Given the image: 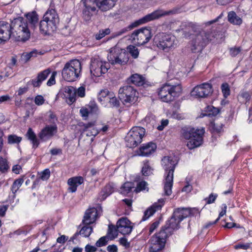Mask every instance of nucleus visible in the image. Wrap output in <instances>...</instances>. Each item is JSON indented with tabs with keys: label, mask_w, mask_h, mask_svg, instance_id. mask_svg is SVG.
Instances as JSON below:
<instances>
[{
	"label": "nucleus",
	"mask_w": 252,
	"mask_h": 252,
	"mask_svg": "<svg viewBox=\"0 0 252 252\" xmlns=\"http://www.w3.org/2000/svg\"><path fill=\"white\" fill-rule=\"evenodd\" d=\"M184 26L186 27L185 30L182 28L181 30L183 31V35L185 38L191 39L189 43V46L193 53L201 52L207 44L213 40L217 35L215 32H213L212 30L202 31L198 33H193L195 31L192 24L189 23L188 25H183Z\"/></svg>",
	"instance_id": "obj_1"
},
{
	"label": "nucleus",
	"mask_w": 252,
	"mask_h": 252,
	"mask_svg": "<svg viewBox=\"0 0 252 252\" xmlns=\"http://www.w3.org/2000/svg\"><path fill=\"white\" fill-rule=\"evenodd\" d=\"M173 231V224L171 220H168L165 225L149 240V252H159L165 247L166 240Z\"/></svg>",
	"instance_id": "obj_2"
},
{
	"label": "nucleus",
	"mask_w": 252,
	"mask_h": 252,
	"mask_svg": "<svg viewBox=\"0 0 252 252\" xmlns=\"http://www.w3.org/2000/svg\"><path fill=\"white\" fill-rule=\"evenodd\" d=\"M204 133V128H195L190 126H185L181 130L182 137L188 140L187 146L190 150L198 147L203 144Z\"/></svg>",
	"instance_id": "obj_3"
},
{
	"label": "nucleus",
	"mask_w": 252,
	"mask_h": 252,
	"mask_svg": "<svg viewBox=\"0 0 252 252\" xmlns=\"http://www.w3.org/2000/svg\"><path fill=\"white\" fill-rule=\"evenodd\" d=\"M12 37L17 41L28 40L33 31L28 26V23L24 18L19 17L14 19L12 22Z\"/></svg>",
	"instance_id": "obj_4"
},
{
	"label": "nucleus",
	"mask_w": 252,
	"mask_h": 252,
	"mask_svg": "<svg viewBox=\"0 0 252 252\" xmlns=\"http://www.w3.org/2000/svg\"><path fill=\"white\" fill-rule=\"evenodd\" d=\"M60 19L56 11L54 9H48L40 22V30L44 34H49L56 31Z\"/></svg>",
	"instance_id": "obj_5"
},
{
	"label": "nucleus",
	"mask_w": 252,
	"mask_h": 252,
	"mask_svg": "<svg viewBox=\"0 0 252 252\" xmlns=\"http://www.w3.org/2000/svg\"><path fill=\"white\" fill-rule=\"evenodd\" d=\"M81 70L80 62L77 60H71L65 64L62 70V76L68 82H73L80 77Z\"/></svg>",
	"instance_id": "obj_6"
},
{
	"label": "nucleus",
	"mask_w": 252,
	"mask_h": 252,
	"mask_svg": "<svg viewBox=\"0 0 252 252\" xmlns=\"http://www.w3.org/2000/svg\"><path fill=\"white\" fill-rule=\"evenodd\" d=\"M201 210L197 207H180L174 209V231L180 228V223L189 217L200 216Z\"/></svg>",
	"instance_id": "obj_7"
},
{
	"label": "nucleus",
	"mask_w": 252,
	"mask_h": 252,
	"mask_svg": "<svg viewBox=\"0 0 252 252\" xmlns=\"http://www.w3.org/2000/svg\"><path fill=\"white\" fill-rule=\"evenodd\" d=\"M161 164L167 175L164 187L165 194L169 195L172 193V182L173 179V158L170 156H165L161 160Z\"/></svg>",
	"instance_id": "obj_8"
},
{
	"label": "nucleus",
	"mask_w": 252,
	"mask_h": 252,
	"mask_svg": "<svg viewBox=\"0 0 252 252\" xmlns=\"http://www.w3.org/2000/svg\"><path fill=\"white\" fill-rule=\"evenodd\" d=\"M172 12L171 11H164L161 9H158L154 11L151 13L148 14L135 21L132 25L125 28L118 32L117 35H120L130 30L132 28L137 27L140 25L143 24L150 21L158 19L161 17L169 15Z\"/></svg>",
	"instance_id": "obj_9"
},
{
	"label": "nucleus",
	"mask_w": 252,
	"mask_h": 252,
	"mask_svg": "<svg viewBox=\"0 0 252 252\" xmlns=\"http://www.w3.org/2000/svg\"><path fill=\"white\" fill-rule=\"evenodd\" d=\"M119 97L125 105L129 106L137 101L138 93L133 87L126 85L119 89Z\"/></svg>",
	"instance_id": "obj_10"
},
{
	"label": "nucleus",
	"mask_w": 252,
	"mask_h": 252,
	"mask_svg": "<svg viewBox=\"0 0 252 252\" xmlns=\"http://www.w3.org/2000/svg\"><path fill=\"white\" fill-rule=\"evenodd\" d=\"M145 133V130L140 126L133 127L125 137L126 145L129 148L136 147L142 142Z\"/></svg>",
	"instance_id": "obj_11"
},
{
	"label": "nucleus",
	"mask_w": 252,
	"mask_h": 252,
	"mask_svg": "<svg viewBox=\"0 0 252 252\" xmlns=\"http://www.w3.org/2000/svg\"><path fill=\"white\" fill-rule=\"evenodd\" d=\"M108 60L112 64H126L129 61L128 54L119 47H114L110 49Z\"/></svg>",
	"instance_id": "obj_12"
},
{
	"label": "nucleus",
	"mask_w": 252,
	"mask_h": 252,
	"mask_svg": "<svg viewBox=\"0 0 252 252\" xmlns=\"http://www.w3.org/2000/svg\"><path fill=\"white\" fill-rule=\"evenodd\" d=\"M109 63L103 61L99 58L92 59L90 64V72L94 77H100L105 74L110 68Z\"/></svg>",
	"instance_id": "obj_13"
},
{
	"label": "nucleus",
	"mask_w": 252,
	"mask_h": 252,
	"mask_svg": "<svg viewBox=\"0 0 252 252\" xmlns=\"http://www.w3.org/2000/svg\"><path fill=\"white\" fill-rule=\"evenodd\" d=\"M214 92L211 83H203L195 86L190 92L191 96L197 99L207 98L211 96Z\"/></svg>",
	"instance_id": "obj_14"
},
{
	"label": "nucleus",
	"mask_w": 252,
	"mask_h": 252,
	"mask_svg": "<svg viewBox=\"0 0 252 252\" xmlns=\"http://www.w3.org/2000/svg\"><path fill=\"white\" fill-rule=\"evenodd\" d=\"M152 37L151 30L143 28L134 31L130 36L131 41L137 45H143L148 43Z\"/></svg>",
	"instance_id": "obj_15"
},
{
	"label": "nucleus",
	"mask_w": 252,
	"mask_h": 252,
	"mask_svg": "<svg viewBox=\"0 0 252 252\" xmlns=\"http://www.w3.org/2000/svg\"><path fill=\"white\" fill-rule=\"evenodd\" d=\"M154 42L158 48L166 52L168 51L173 45L172 36L163 33L156 35L154 37Z\"/></svg>",
	"instance_id": "obj_16"
},
{
	"label": "nucleus",
	"mask_w": 252,
	"mask_h": 252,
	"mask_svg": "<svg viewBox=\"0 0 252 252\" xmlns=\"http://www.w3.org/2000/svg\"><path fill=\"white\" fill-rule=\"evenodd\" d=\"M58 130L56 124L46 126L39 132L38 136L43 141H46L51 138L55 135Z\"/></svg>",
	"instance_id": "obj_17"
},
{
	"label": "nucleus",
	"mask_w": 252,
	"mask_h": 252,
	"mask_svg": "<svg viewBox=\"0 0 252 252\" xmlns=\"http://www.w3.org/2000/svg\"><path fill=\"white\" fill-rule=\"evenodd\" d=\"M85 8L83 10L82 17L83 19L86 21H89L92 15L95 13L96 8L94 6V0H82Z\"/></svg>",
	"instance_id": "obj_18"
},
{
	"label": "nucleus",
	"mask_w": 252,
	"mask_h": 252,
	"mask_svg": "<svg viewBox=\"0 0 252 252\" xmlns=\"http://www.w3.org/2000/svg\"><path fill=\"white\" fill-rule=\"evenodd\" d=\"M12 25L5 21H0V43L8 40L12 36Z\"/></svg>",
	"instance_id": "obj_19"
},
{
	"label": "nucleus",
	"mask_w": 252,
	"mask_h": 252,
	"mask_svg": "<svg viewBox=\"0 0 252 252\" xmlns=\"http://www.w3.org/2000/svg\"><path fill=\"white\" fill-rule=\"evenodd\" d=\"M173 86L166 84L159 90L158 95L162 101L169 102L173 100Z\"/></svg>",
	"instance_id": "obj_20"
},
{
	"label": "nucleus",
	"mask_w": 252,
	"mask_h": 252,
	"mask_svg": "<svg viewBox=\"0 0 252 252\" xmlns=\"http://www.w3.org/2000/svg\"><path fill=\"white\" fill-rule=\"evenodd\" d=\"M117 226L119 233L124 235L129 234L132 229L131 222L126 218L120 219L117 222Z\"/></svg>",
	"instance_id": "obj_21"
},
{
	"label": "nucleus",
	"mask_w": 252,
	"mask_h": 252,
	"mask_svg": "<svg viewBox=\"0 0 252 252\" xmlns=\"http://www.w3.org/2000/svg\"><path fill=\"white\" fill-rule=\"evenodd\" d=\"M157 149V145L153 142L143 144L137 151V155L139 156L148 157L154 153Z\"/></svg>",
	"instance_id": "obj_22"
},
{
	"label": "nucleus",
	"mask_w": 252,
	"mask_h": 252,
	"mask_svg": "<svg viewBox=\"0 0 252 252\" xmlns=\"http://www.w3.org/2000/svg\"><path fill=\"white\" fill-rule=\"evenodd\" d=\"M98 216V213L96 208L94 207L89 208L85 212L82 223L83 224L93 223L96 220Z\"/></svg>",
	"instance_id": "obj_23"
},
{
	"label": "nucleus",
	"mask_w": 252,
	"mask_h": 252,
	"mask_svg": "<svg viewBox=\"0 0 252 252\" xmlns=\"http://www.w3.org/2000/svg\"><path fill=\"white\" fill-rule=\"evenodd\" d=\"M64 98L68 104H71L76 100V89L72 86H66L63 89Z\"/></svg>",
	"instance_id": "obj_24"
},
{
	"label": "nucleus",
	"mask_w": 252,
	"mask_h": 252,
	"mask_svg": "<svg viewBox=\"0 0 252 252\" xmlns=\"http://www.w3.org/2000/svg\"><path fill=\"white\" fill-rule=\"evenodd\" d=\"M98 111V108L96 103L94 101H91L88 105L80 109V113L84 119H87L89 114L96 113Z\"/></svg>",
	"instance_id": "obj_25"
},
{
	"label": "nucleus",
	"mask_w": 252,
	"mask_h": 252,
	"mask_svg": "<svg viewBox=\"0 0 252 252\" xmlns=\"http://www.w3.org/2000/svg\"><path fill=\"white\" fill-rule=\"evenodd\" d=\"M164 204V200L161 198L158 200L157 202L155 203L152 206L149 207L144 213L143 220H145L152 216L156 211L161 209Z\"/></svg>",
	"instance_id": "obj_26"
},
{
	"label": "nucleus",
	"mask_w": 252,
	"mask_h": 252,
	"mask_svg": "<svg viewBox=\"0 0 252 252\" xmlns=\"http://www.w3.org/2000/svg\"><path fill=\"white\" fill-rule=\"evenodd\" d=\"M84 183V178L81 176H75L68 179L67 184L69 186L68 190L70 192H75L77 187Z\"/></svg>",
	"instance_id": "obj_27"
},
{
	"label": "nucleus",
	"mask_w": 252,
	"mask_h": 252,
	"mask_svg": "<svg viewBox=\"0 0 252 252\" xmlns=\"http://www.w3.org/2000/svg\"><path fill=\"white\" fill-rule=\"evenodd\" d=\"M24 20L28 23V26L33 31L36 28L38 22V16L35 11L29 12L25 14Z\"/></svg>",
	"instance_id": "obj_28"
},
{
	"label": "nucleus",
	"mask_w": 252,
	"mask_h": 252,
	"mask_svg": "<svg viewBox=\"0 0 252 252\" xmlns=\"http://www.w3.org/2000/svg\"><path fill=\"white\" fill-rule=\"evenodd\" d=\"M51 73L50 68L46 69L38 73L36 78L32 80V84L34 87H39L42 82L46 79Z\"/></svg>",
	"instance_id": "obj_29"
},
{
	"label": "nucleus",
	"mask_w": 252,
	"mask_h": 252,
	"mask_svg": "<svg viewBox=\"0 0 252 252\" xmlns=\"http://www.w3.org/2000/svg\"><path fill=\"white\" fill-rule=\"evenodd\" d=\"M252 96V91L242 90L238 95V100L241 104H244L247 107L250 103Z\"/></svg>",
	"instance_id": "obj_30"
},
{
	"label": "nucleus",
	"mask_w": 252,
	"mask_h": 252,
	"mask_svg": "<svg viewBox=\"0 0 252 252\" xmlns=\"http://www.w3.org/2000/svg\"><path fill=\"white\" fill-rule=\"evenodd\" d=\"M113 93L109 92L108 90H101L97 95L98 100L104 106H107V102L110 97V95Z\"/></svg>",
	"instance_id": "obj_31"
},
{
	"label": "nucleus",
	"mask_w": 252,
	"mask_h": 252,
	"mask_svg": "<svg viewBox=\"0 0 252 252\" xmlns=\"http://www.w3.org/2000/svg\"><path fill=\"white\" fill-rule=\"evenodd\" d=\"M90 224H84L79 232H77L71 238L72 239H75L78 235H80L83 237H88L93 231V228Z\"/></svg>",
	"instance_id": "obj_32"
},
{
	"label": "nucleus",
	"mask_w": 252,
	"mask_h": 252,
	"mask_svg": "<svg viewBox=\"0 0 252 252\" xmlns=\"http://www.w3.org/2000/svg\"><path fill=\"white\" fill-rule=\"evenodd\" d=\"M115 189V185L111 183L107 185L100 192L101 199L104 200L107 196L112 193Z\"/></svg>",
	"instance_id": "obj_33"
},
{
	"label": "nucleus",
	"mask_w": 252,
	"mask_h": 252,
	"mask_svg": "<svg viewBox=\"0 0 252 252\" xmlns=\"http://www.w3.org/2000/svg\"><path fill=\"white\" fill-rule=\"evenodd\" d=\"M84 130L87 132L86 135L88 136H95L99 133L97 125L94 126L92 123H88L84 125Z\"/></svg>",
	"instance_id": "obj_34"
},
{
	"label": "nucleus",
	"mask_w": 252,
	"mask_h": 252,
	"mask_svg": "<svg viewBox=\"0 0 252 252\" xmlns=\"http://www.w3.org/2000/svg\"><path fill=\"white\" fill-rule=\"evenodd\" d=\"M209 126L212 134H220L223 131V125L222 123H217L214 121H211Z\"/></svg>",
	"instance_id": "obj_35"
},
{
	"label": "nucleus",
	"mask_w": 252,
	"mask_h": 252,
	"mask_svg": "<svg viewBox=\"0 0 252 252\" xmlns=\"http://www.w3.org/2000/svg\"><path fill=\"white\" fill-rule=\"evenodd\" d=\"M26 136H27L28 139H29L32 142L33 148H36L38 146L39 142L36 138V136L35 133L31 128H29L28 129Z\"/></svg>",
	"instance_id": "obj_36"
},
{
	"label": "nucleus",
	"mask_w": 252,
	"mask_h": 252,
	"mask_svg": "<svg viewBox=\"0 0 252 252\" xmlns=\"http://www.w3.org/2000/svg\"><path fill=\"white\" fill-rule=\"evenodd\" d=\"M228 21L235 25H240L242 23V19L238 16L234 11H230L228 14Z\"/></svg>",
	"instance_id": "obj_37"
},
{
	"label": "nucleus",
	"mask_w": 252,
	"mask_h": 252,
	"mask_svg": "<svg viewBox=\"0 0 252 252\" xmlns=\"http://www.w3.org/2000/svg\"><path fill=\"white\" fill-rule=\"evenodd\" d=\"M134 188V184L132 182H127L124 183L120 188L119 191L121 194L126 195Z\"/></svg>",
	"instance_id": "obj_38"
},
{
	"label": "nucleus",
	"mask_w": 252,
	"mask_h": 252,
	"mask_svg": "<svg viewBox=\"0 0 252 252\" xmlns=\"http://www.w3.org/2000/svg\"><path fill=\"white\" fill-rule=\"evenodd\" d=\"M130 81L137 86H142L144 83V78L138 74L132 75L129 78Z\"/></svg>",
	"instance_id": "obj_39"
},
{
	"label": "nucleus",
	"mask_w": 252,
	"mask_h": 252,
	"mask_svg": "<svg viewBox=\"0 0 252 252\" xmlns=\"http://www.w3.org/2000/svg\"><path fill=\"white\" fill-rule=\"evenodd\" d=\"M148 184L145 181H141L138 183L136 187L134 189V191L136 193L142 191H148Z\"/></svg>",
	"instance_id": "obj_40"
},
{
	"label": "nucleus",
	"mask_w": 252,
	"mask_h": 252,
	"mask_svg": "<svg viewBox=\"0 0 252 252\" xmlns=\"http://www.w3.org/2000/svg\"><path fill=\"white\" fill-rule=\"evenodd\" d=\"M127 51L133 59H135L138 57L139 51L136 47L133 45H129L127 47Z\"/></svg>",
	"instance_id": "obj_41"
},
{
	"label": "nucleus",
	"mask_w": 252,
	"mask_h": 252,
	"mask_svg": "<svg viewBox=\"0 0 252 252\" xmlns=\"http://www.w3.org/2000/svg\"><path fill=\"white\" fill-rule=\"evenodd\" d=\"M118 229L117 226L116 227L114 226L109 227V231L108 232L107 237L109 240H113L118 236Z\"/></svg>",
	"instance_id": "obj_42"
},
{
	"label": "nucleus",
	"mask_w": 252,
	"mask_h": 252,
	"mask_svg": "<svg viewBox=\"0 0 252 252\" xmlns=\"http://www.w3.org/2000/svg\"><path fill=\"white\" fill-rule=\"evenodd\" d=\"M110 97L107 102V106L109 107H118L119 106L120 103L119 100L117 99L114 93L111 94L110 95Z\"/></svg>",
	"instance_id": "obj_43"
},
{
	"label": "nucleus",
	"mask_w": 252,
	"mask_h": 252,
	"mask_svg": "<svg viewBox=\"0 0 252 252\" xmlns=\"http://www.w3.org/2000/svg\"><path fill=\"white\" fill-rule=\"evenodd\" d=\"M24 182V179L23 178H19L14 181L12 187L11 191L13 193H15L19 189L20 187L22 186Z\"/></svg>",
	"instance_id": "obj_44"
},
{
	"label": "nucleus",
	"mask_w": 252,
	"mask_h": 252,
	"mask_svg": "<svg viewBox=\"0 0 252 252\" xmlns=\"http://www.w3.org/2000/svg\"><path fill=\"white\" fill-rule=\"evenodd\" d=\"M221 92L224 98H227L230 94L229 85L227 83H223L220 86Z\"/></svg>",
	"instance_id": "obj_45"
},
{
	"label": "nucleus",
	"mask_w": 252,
	"mask_h": 252,
	"mask_svg": "<svg viewBox=\"0 0 252 252\" xmlns=\"http://www.w3.org/2000/svg\"><path fill=\"white\" fill-rule=\"evenodd\" d=\"M144 165L142 167V172L143 175L147 176L152 173V169L150 166L148 161H144Z\"/></svg>",
	"instance_id": "obj_46"
},
{
	"label": "nucleus",
	"mask_w": 252,
	"mask_h": 252,
	"mask_svg": "<svg viewBox=\"0 0 252 252\" xmlns=\"http://www.w3.org/2000/svg\"><path fill=\"white\" fill-rule=\"evenodd\" d=\"M218 196L217 193L212 192L208 197L205 198L204 200L205 201L206 204H211L215 203Z\"/></svg>",
	"instance_id": "obj_47"
},
{
	"label": "nucleus",
	"mask_w": 252,
	"mask_h": 252,
	"mask_svg": "<svg viewBox=\"0 0 252 252\" xmlns=\"http://www.w3.org/2000/svg\"><path fill=\"white\" fill-rule=\"evenodd\" d=\"M183 94V88L181 84H174V101L176 97H178Z\"/></svg>",
	"instance_id": "obj_48"
},
{
	"label": "nucleus",
	"mask_w": 252,
	"mask_h": 252,
	"mask_svg": "<svg viewBox=\"0 0 252 252\" xmlns=\"http://www.w3.org/2000/svg\"><path fill=\"white\" fill-rule=\"evenodd\" d=\"M35 54L34 52H31L30 53H24L21 56L20 62L22 63H26L30 60L31 58Z\"/></svg>",
	"instance_id": "obj_49"
},
{
	"label": "nucleus",
	"mask_w": 252,
	"mask_h": 252,
	"mask_svg": "<svg viewBox=\"0 0 252 252\" xmlns=\"http://www.w3.org/2000/svg\"><path fill=\"white\" fill-rule=\"evenodd\" d=\"M22 140V137L16 135H10L8 137V142L9 144L19 143Z\"/></svg>",
	"instance_id": "obj_50"
},
{
	"label": "nucleus",
	"mask_w": 252,
	"mask_h": 252,
	"mask_svg": "<svg viewBox=\"0 0 252 252\" xmlns=\"http://www.w3.org/2000/svg\"><path fill=\"white\" fill-rule=\"evenodd\" d=\"M109 240L108 237L106 236H103L99 238V239L95 243V246L97 247H101L106 245Z\"/></svg>",
	"instance_id": "obj_51"
},
{
	"label": "nucleus",
	"mask_w": 252,
	"mask_h": 252,
	"mask_svg": "<svg viewBox=\"0 0 252 252\" xmlns=\"http://www.w3.org/2000/svg\"><path fill=\"white\" fill-rule=\"evenodd\" d=\"M39 178L43 181L47 180L50 176V171L49 169H45L39 174Z\"/></svg>",
	"instance_id": "obj_52"
},
{
	"label": "nucleus",
	"mask_w": 252,
	"mask_h": 252,
	"mask_svg": "<svg viewBox=\"0 0 252 252\" xmlns=\"http://www.w3.org/2000/svg\"><path fill=\"white\" fill-rule=\"evenodd\" d=\"M8 168L7 160L0 157V171L4 172L6 171Z\"/></svg>",
	"instance_id": "obj_53"
},
{
	"label": "nucleus",
	"mask_w": 252,
	"mask_h": 252,
	"mask_svg": "<svg viewBox=\"0 0 252 252\" xmlns=\"http://www.w3.org/2000/svg\"><path fill=\"white\" fill-rule=\"evenodd\" d=\"M110 32V31L109 29L100 30L99 32L95 35V38L96 39L99 40L105 35L109 34Z\"/></svg>",
	"instance_id": "obj_54"
},
{
	"label": "nucleus",
	"mask_w": 252,
	"mask_h": 252,
	"mask_svg": "<svg viewBox=\"0 0 252 252\" xmlns=\"http://www.w3.org/2000/svg\"><path fill=\"white\" fill-rule=\"evenodd\" d=\"M241 51V48L239 47H232L229 49V54L232 57L237 56Z\"/></svg>",
	"instance_id": "obj_55"
},
{
	"label": "nucleus",
	"mask_w": 252,
	"mask_h": 252,
	"mask_svg": "<svg viewBox=\"0 0 252 252\" xmlns=\"http://www.w3.org/2000/svg\"><path fill=\"white\" fill-rule=\"evenodd\" d=\"M57 75V72L56 71H53L52 72V74L49 78V79L47 82V85L48 86H51L56 83L55 77Z\"/></svg>",
	"instance_id": "obj_56"
},
{
	"label": "nucleus",
	"mask_w": 252,
	"mask_h": 252,
	"mask_svg": "<svg viewBox=\"0 0 252 252\" xmlns=\"http://www.w3.org/2000/svg\"><path fill=\"white\" fill-rule=\"evenodd\" d=\"M160 219L155 220L149 226V234H152L159 226Z\"/></svg>",
	"instance_id": "obj_57"
},
{
	"label": "nucleus",
	"mask_w": 252,
	"mask_h": 252,
	"mask_svg": "<svg viewBox=\"0 0 252 252\" xmlns=\"http://www.w3.org/2000/svg\"><path fill=\"white\" fill-rule=\"evenodd\" d=\"M208 111L210 113L209 115H212L214 116H217L220 112V109L213 106H208Z\"/></svg>",
	"instance_id": "obj_58"
},
{
	"label": "nucleus",
	"mask_w": 252,
	"mask_h": 252,
	"mask_svg": "<svg viewBox=\"0 0 252 252\" xmlns=\"http://www.w3.org/2000/svg\"><path fill=\"white\" fill-rule=\"evenodd\" d=\"M250 247L251 244L249 243L246 244L239 243L238 244L235 245L234 246V248L235 250L243 249L246 250L249 249Z\"/></svg>",
	"instance_id": "obj_59"
},
{
	"label": "nucleus",
	"mask_w": 252,
	"mask_h": 252,
	"mask_svg": "<svg viewBox=\"0 0 252 252\" xmlns=\"http://www.w3.org/2000/svg\"><path fill=\"white\" fill-rule=\"evenodd\" d=\"M99 133L102 132L103 133H105L109 128L108 125L104 124H97Z\"/></svg>",
	"instance_id": "obj_60"
},
{
	"label": "nucleus",
	"mask_w": 252,
	"mask_h": 252,
	"mask_svg": "<svg viewBox=\"0 0 252 252\" xmlns=\"http://www.w3.org/2000/svg\"><path fill=\"white\" fill-rule=\"evenodd\" d=\"M45 99L41 95H37L34 98V103L37 105H41L44 104Z\"/></svg>",
	"instance_id": "obj_61"
},
{
	"label": "nucleus",
	"mask_w": 252,
	"mask_h": 252,
	"mask_svg": "<svg viewBox=\"0 0 252 252\" xmlns=\"http://www.w3.org/2000/svg\"><path fill=\"white\" fill-rule=\"evenodd\" d=\"M85 88L83 86L80 87L76 90V95L80 97H83L85 96Z\"/></svg>",
	"instance_id": "obj_62"
},
{
	"label": "nucleus",
	"mask_w": 252,
	"mask_h": 252,
	"mask_svg": "<svg viewBox=\"0 0 252 252\" xmlns=\"http://www.w3.org/2000/svg\"><path fill=\"white\" fill-rule=\"evenodd\" d=\"M98 250L96 247L88 244L85 247V252H97Z\"/></svg>",
	"instance_id": "obj_63"
},
{
	"label": "nucleus",
	"mask_w": 252,
	"mask_h": 252,
	"mask_svg": "<svg viewBox=\"0 0 252 252\" xmlns=\"http://www.w3.org/2000/svg\"><path fill=\"white\" fill-rule=\"evenodd\" d=\"M169 121L167 119L162 120L161 121V125L157 127V129L159 130H162L164 128L167 126Z\"/></svg>",
	"instance_id": "obj_64"
}]
</instances>
